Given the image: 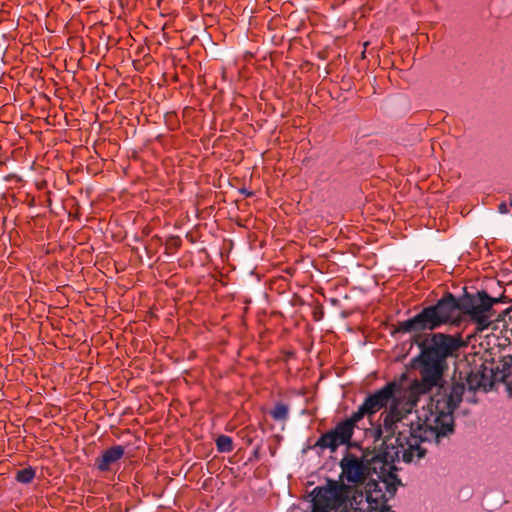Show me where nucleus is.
Here are the masks:
<instances>
[{
    "instance_id": "1",
    "label": "nucleus",
    "mask_w": 512,
    "mask_h": 512,
    "mask_svg": "<svg viewBox=\"0 0 512 512\" xmlns=\"http://www.w3.org/2000/svg\"><path fill=\"white\" fill-rule=\"evenodd\" d=\"M503 297H491L486 291L474 294L465 293L460 299L447 292L436 304L424 307L418 314L397 324L399 333L433 331L443 325L456 322L460 313L476 324V331L483 332L503 320L502 313L493 309L494 304L502 302Z\"/></svg>"
},
{
    "instance_id": "2",
    "label": "nucleus",
    "mask_w": 512,
    "mask_h": 512,
    "mask_svg": "<svg viewBox=\"0 0 512 512\" xmlns=\"http://www.w3.org/2000/svg\"><path fill=\"white\" fill-rule=\"evenodd\" d=\"M465 385L461 381L452 382L449 391L437 393L430 398L422 413L418 415V422L412 425V441L435 440L440 442L442 437L454 432L453 413L462 401Z\"/></svg>"
},
{
    "instance_id": "3",
    "label": "nucleus",
    "mask_w": 512,
    "mask_h": 512,
    "mask_svg": "<svg viewBox=\"0 0 512 512\" xmlns=\"http://www.w3.org/2000/svg\"><path fill=\"white\" fill-rule=\"evenodd\" d=\"M417 384H421V381H414L410 384L409 390L407 393L403 396H397L395 394L393 400L389 404V407L387 410H385L382 414V420L384 422V427L386 429V436L383 440L384 448L386 450L389 449V447H399L401 445V450H406L408 448V445L414 446V444L417 446L419 451H422L421 458L425 456L426 449L422 447L423 443L426 442H432L433 440H419L414 439L412 441V425L416 424L418 422V419L416 421H413L409 425V436H406L404 432H398V424L402 422L409 414L412 413L413 409L416 407L419 397L422 394H426L429 392L432 388L427 386H417Z\"/></svg>"
},
{
    "instance_id": "4",
    "label": "nucleus",
    "mask_w": 512,
    "mask_h": 512,
    "mask_svg": "<svg viewBox=\"0 0 512 512\" xmlns=\"http://www.w3.org/2000/svg\"><path fill=\"white\" fill-rule=\"evenodd\" d=\"M421 453L422 451H419L415 444L414 446L409 444L404 451L397 446L389 447L388 450L384 449L382 453L365 449L361 458L347 453L340 461V478L353 485L363 484L369 475L383 469L388 465V462H400L402 460L405 463H410L414 459H420Z\"/></svg>"
},
{
    "instance_id": "5",
    "label": "nucleus",
    "mask_w": 512,
    "mask_h": 512,
    "mask_svg": "<svg viewBox=\"0 0 512 512\" xmlns=\"http://www.w3.org/2000/svg\"><path fill=\"white\" fill-rule=\"evenodd\" d=\"M462 346L460 336L444 333L432 335L430 344L421 345V353L417 360L420 363L421 384L433 388L441 380L443 372L447 369V357L451 356Z\"/></svg>"
},
{
    "instance_id": "6",
    "label": "nucleus",
    "mask_w": 512,
    "mask_h": 512,
    "mask_svg": "<svg viewBox=\"0 0 512 512\" xmlns=\"http://www.w3.org/2000/svg\"><path fill=\"white\" fill-rule=\"evenodd\" d=\"M397 462H388L383 469L377 470V479H370L365 486L366 500L373 510L383 512L388 508V501L394 497L401 480L396 471Z\"/></svg>"
},
{
    "instance_id": "7",
    "label": "nucleus",
    "mask_w": 512,
    "mask_h": 512,
    "mask_svg": "<svg viewBox=\"0 0 512 512\" xmlns=\"http://www.w3.org/2000/svg\"><path fill=\"white\" fill-rule=\"evenodd\" d=\"M400 391V385L391 381L386 383L382 388L369 393L363 403L358 407L357 411L351 414L356 423L360 422L365 416L372 417L383 408L389 407L395 394Z\"/></svg>"
},
{
    "instance_id": "8",
    "label": "nucleus",
    "mask_w": 512,
    "mask_h": 512,
    "mask_svg": "<svg viewBox=\"0 0 512 512\" xmlns=\"http://www.w3.org/2000/svg\"><path fill=\"white\" fill-rule=\"evenodd\" d=\"M356 426L357 423L351 416L340 421L333 429L323 433L318 438L315 447L335 452L340 446L350 444Z\"/></svg>"
},
{
    "instance_id": "9",
    "label": "nucleus",
    "mask_w": 512,
    "mask_h": 512,
    "mask_svg": "<svg viewBox=\"0 0 512 512\" xmlns=\"http://www.w3.org/2000/svg\"><path fill=\"white\" fill-rule=\"evenodd\" d=\"M348 492L349 487L344 483L330 481L327 486L315 488L312 503L328 511L334 510L346 502Z\"/></svg>"
},
{
    "instance_id": "10",
    "label": "nucleus",
    "mask_w": 512,
    "mask_h": 512,
    "mask_svg": "<svg viewBox=\"0 0 512 512\" xmlns=\"http://www.w3.org/2000/svg\"><path fill=\"white\" fill-rule=\"evenodd\" d=\"M125 454V448L122 445H114L105 449L96 459L95 467L101 473H107L114 470L119 461Z\"/></svg>"
},
{
    "instance_id": "11",
    "label": "nucleus",
    "mask_w": 512,
    "mask_h": 512,
    "mask_svg": "<svg viewBox=\"0 0 512 512\" xmlns=\"http://www.w3.org/2000/svg\"><path fill=\"white\" fill-rule=\"evenodd\" d=\"M471 390L486 389L493 385L492 369H487L483 364L477 370H471L466 377Z\"/></svg>"
},
{
    "instance_id": "12",
    "label": "nucleus",
    "mask_w": 512,
    "mask_h": 512,
    "mask_svg": "<svg viewBox=\"0 0 512 512\" xmlns=\"http://www.w3.org/2000/svg\"><path fill=\"white\" fill-rule=\"evenodd\" d=\"M289 415V408L284 403H277L274 408L270 411V416L275 421H286Z\"/></svg>"
},
{
    "instance_id": "13",
    "label": "nucleus",
    "mask_w": 512,
    "mask_h": 512,
    "mask_svg": "<svg viewBox=\"0 0 512 512\" xmlns=\"http://www.w3.org/2000/svg\"><path fill=\"white\" fill-rule=\"evenodd\" d=\"M35 475H36L35 469L32 467H27V468L17 471L15 479L19 483L29 484L34 480Z\"/></svg>"
},
{
    "instance_id": "14",
    "label": "nucleus",
    "mask_w": 512,
    "mask_h": 512,
    "mask_svg": "<svg viewBox=\"0 0 512 512\" xmlns=\"http://www.w3.org/2000/svg\"><path fill=\"white\" fill-rule=\"evenodd\" d=\"M217 450L221 453H229L233 450V441L231 437L220 435L216 439Z\"/></svg>"
},
{
    "instance_id": "15",
    "label": "nucleus",
    "mask_w": 512,
    "mask_h": 512,
    "mask_svg": "<svg viewBox=\"0 0 512 512\" xmlns=\"http://www.w3.org/2000/svg\"><path fill=\"white\" fill-rule=\"evenodd\" d=\"M372 435L374 438V442L383 441L386 436V429L384 427V422L382 424H378L372 431ZM384 444L381 442L380 450L377 453H382L384 451Z\"/></svg>"
},
{
    "instance_id": "16",
    "label": "nucleus",
    "mask_w": 512,
    "mask_h": 512,
    "mask_svg": "<svg viewBox=\"0 0 512 512\" xmlns=\"http://www.w3.org/2000/svg\"><path fill=\"white\" fill-rule=\"evenodd\" d=\"M509 377H512V357L510 358V362H505L503 365V374L501 380L509 383Z\"/></svg>"
},
{
    "instance_id": "17",
    "label": "nucleus",
    "mask_w": 512,
    "mask_h": 512,
    "mask_svg": "<svg viewBox=\"0 0 512 512\" xmlns=\"http://www.w3.org/2000/svg\"><path fill=\"white\" fill-rule=\"evenodd\" d=\"M498 211L501 213V214H506L509 212V209H508V206L505 202H501L498 206Z\"/></svg>"
},
{
    "instance_id": "18",
    "label": "nucleus",
    "mask_w": 512,
    "mask_h": 512,
    "mask_svg": "<svg viewBox=\"0 0 512 512\" xmlns=\"http://www.w3.org/2000/svg\"><path fill=\"white\" fill-rule=\"evenodd\" d=\"M312 512H329V511L324 509L323 507L317 505L316 503H312Z\"/></svg>"
},
{
    "instance_id": "19",
    "label": "nucleus",
    "mask_w": 512,
    "mask_h": 512,
    "mask_svg": "<svg viewBox=\"0 0 512 512\" xmlns=\"http://www.w3.org/2000/svg\"><path fill=\"white\" fill-rule=\"evenodd\" d=\"M241 192H242L243 194H245L247 197H251V196H253V193H252V192H249V191H247V190H245V189H242V190H241Z\"/></svg>"
},
{
    "instance_id": "20",
    "label": "nucleus",
    "mask_w": 512,
    "mask_h": 512,
    "mask_svg": "<svg viewBox=\"0 0 512 512\" xmlns=\"http://www.w3.org/2000/svg\"><path fill=\"white\" fill-rule=\"evenodd\" d=\"M509 204H510V206L512 207V199H510V203H509Z\"/></svg>"
}]
</instances>
